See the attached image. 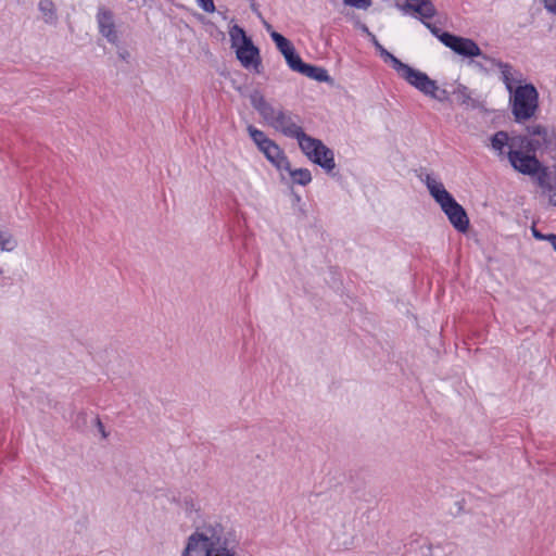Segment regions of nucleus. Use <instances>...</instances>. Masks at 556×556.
I'll return each mask as SVG.
<instances>
[{
  "label": "nucleus",
  "instance_id": "nucleus-1",
  "mask_svg": "<svg viewBox=\"0 0 556 556\" xmlns=\"http://www.w3.org/2000/svg\"><path fill=\"white\" fill-rule=\"evenodd\" d=\"M180 556H241L240 541L222 521L206 520L186 536Z\"/></svg>",
  "mask_w": 556,
  "mask_h": 556
},
{
  "label": "nucleus",
  "instance_id": "nucleus-2",
  "mask_svg": "<svg viewBox=\"0 0 556 556\" xmlns=\"http://www.w3.org/2000/svg\"><path fill=\"white\" fill-rule=\"evenodd\" d=\"M421 181L425 184L429 194L446 215L453 227L458 231L465 232L469 226L467 213L446 190L444 184L431 174L425 175Z\"/></svg>",
  "mask_w": 556,
  "mask_h": 556
},
{
  "label": "nucleus",
  "instance_id": "nucleus-3",
  "mask_svg": "<svg viewBox=\"0 0 556 556\" xmlns=\"http://www.w3.org/2000/svg\"><path fill=\"white\" fill-rule=\"evenodd\" d=\"M250 101L263 121L276 131L295 140L304 134L303 128L295 122L291 113L271 105L261 92L254 91L251 93Z\"/></svg>",
  "mask_w": 556,
  "mask_h": 556
},
{
  "label": "nucleus",
  "instance_id": "nucleus-4",
  "mask_svg": "<svg viewBox=\"0 0 556 556\" xmlns=\"http://www.w3.org/2000/svg\"><path fill=\"white\" fill-rule=\"evenodd\" d=\"M380 56L384 62L391 64L393 70L402 79H404L407 84L413 86L426 97L438 101H444L447 99L446 91L441 89L437 81L431 79L426 73L403 63L386 49L381 51Z\"/></svg>",
  "mask_w": 556,
  "mask_h": 556
},
{
  "label": "nucleus",
  "instance_id": "nucleus-5",
  "mask_svg": "<svg viewBox=\"0 0 556 556\" xmlns=\"http://www.w3.org/2000/svg\"><path fill=\"white\" fill-rule=\"evenodd\" d=\"M229 37L231 48L236 52V56L240 64L249 71L261 72L262 60L260 50L252 42L242 27L235 24L229 28Z\"/></svg>",
  "mask_w": 556,
  "mask_h": 556
},
{
  "label": "nucleus",
  "instance_id": "nucleus-6",
  "mask_svg": "<svg viewBox=\"0 0 556 556\" xmlns=\"http://www.w3.org/2000/svg\"><path fill=\"white\" fill-rule=\"evenodd\" d=\"M511 114L517 123L532 118L539 109V93L532 84L518 85L509 92Z\"/></svg>",
  "mask_w": 556,
  "mask_h": 556
},
{
  "label": "nucleus",
  "instance_id": "nucleus-7",
  "mask_svg": "<svg viewBox=\"0 0 556 556\" xmlns=\"http://www.w3.org/2000/svg\"><path fill=\"white\" fill-rule=\"evenodd\" d=\"M296 141L301 152L308 161L320 166L327 174L334 170L337 166L334 153L320 139L304 131Z\"/></svg>",
  "mask_w": 556,
  "mask_h": 556
},
{
  "label": "nucleus",
  "instance_id": "nucleus-8",
  "mask_svg": "<svg viewBox=\"0 0 556 556\" xmlns=\"http://www.w3.org/2000/svg\"><path fill=\"white\" fill-rule=\"evenodd\" d=\"M247 130L258 151L279 174H282V169H288V156L277 142L270 139L263 130L252 125H249Z\"/></svg>",
  "mask_w": 556,
  "mask_h": 556
},
{
  "label": "nucleus",
  "instance_id": "nucleus-9",
  "mask_svg": "<svg viewBox=\"0 0 556 556\" xmlns=\"http://www.w3.org/2000/svg\"><path fill=\"white\" fill-rule=\"evenodd\" d=\"M440 41L458 55L465 58L482 55V51L479 46L470 38L443 33V35H440Z\"/></svg>",
  "mask_w": 556,
  "mask_h": 556
},
{
  "label": "nucleus",
  "instance_id": "nucleus-10",
  "mask_svg": "<svg viewBox=\"0 0 556 556\" xmlns=\"http://www.w3.org/2000/svg\"><path fill=\"white\" fill-rule=\"evenodd\" d=\"M529 144L530 141L527 140L526 136L509 137L506 131H497L491 139L492 149L500 155L511 150L523 149Z\"/></svg>",
  "mask_w": 556,
  "mask_h": 556
},
{
  "label": "nucleus",
  "instance_id": "nucleus-11",
  "mask_svg": "<svg viewBox=\"0 0 556 556\" xmlns=\"http://www.w3.org/2000/svg\"><path fill=\"white\" fill-rule=\"evenodd\" d=\"M522 149H516L507 152L509 163L511 166L526 175H534L540 169L539 161L529 154L521 151Z\"/></svg>",
  "mask_w": 556,
  "mask_h": 556
},
{
  "label": "nucleus",
  "instance_id": "nucleus-12",
  "mask_svg": "<svg viewBox=\"0 0 556 556\" xmlns=\"http://www.w3.org/2000/svg\"><path fill=\"white\" fill-rule=\"evenodd\" d=\"M403 13L415 12L421 20L432 18L437 11L431 0H406L397 5Z\"/></svg>",
  "mask_w": 556,
  "mask_h": 556
},
{
  "label": "nucleus",
  "instance_id": "nucleus-13",
  "mask_svg": "<svg viewBox=\"0 0 556 556\" xmlns=\"http://www.w3.org/2000/svg\"><path fill=\"white\" fill-rule=\"evenodd\" d=\"M97 22L101 35L105 37L109 42L116 45L119 37L112 13L105 10H101L97 15Z\"/></svg>",
  "mask_w": 556,
  "mask_h": 556
},
{
  "label": "nucleus",
  "instance_id": "nucleus-14",
  "mask_svg": "<svg viewBox=\"0 0 556 556\" xmlns=\"http://www.w3.org/2000/svg\"><path fill=\"white\" fill-rule=\"evenodd\" d=\"M494 65L498 68L502 80L508 92L516 89L518 85H523L525 80L522 75L516 71L510 64L501 61H494Z\"/></svg>",
  "mask_w": 556,
  "mask_h": 556
},
{
  "label": "nucleus",
  "instance_id": "nucleus-15",
  "mask_svg": "<svg viewBox=\"0 0 556 556\" xmlns=\"http://www.w3.org/2000/svg\"><path fill=\"white\" fill-rule=\"evenodd\" d=\"M288 176L293 185L305 187L312 182V173L308 168H293L288 160V169H282L280 177Z\"/></svg>",
  "mask_w": 556,
  "mask_h": 556
},
{
  "label": "nucleus",
  "instance_id": "nucleus-16",
  "mask_svg": "<svg viewBox=\"0 0 556 556\" xmlns=\"http://www.w3.org/2000/svg\"><path fill=\"white\" fill-rule=\"evenodd\" d=\"M528 137L527 140L530 141L529 146H526L523 149L529 151L535 150L542 143L547 141V130L545 127L541 125H532L527 128Z\"/></svg>",
  "mask_w": 556,
  "mask_h": 556
},
{
  "label": "nucleus",
  "instance_id": "nucleus-17",
  "mask_svg": "<svg viewBox=\"0 0 556 556\" xmlns=\"http://www.w3.org/2000/svg\"><path fill=\"white\" fill-rule=\"evenodd\" d=\"M38 10L41 15V20L50 25H54L58 22L56 7L52 0H40L38 3Z\"/></svg>",
  "mask_w": 556,
  "mask_h": 556
},
{
  "label": "nucleus",
  "instance_id": "nucleus-18",
  "mask_svg": "<svg viewBox=\"0 0 556 556\" xmlns=\"http://www.w3.org/2000/svg\"><path fill=\"white\" fill-rule=\"evenodd\" d=\"M266 30L269 33L270 38L275 42L277 49L279 52L283 55V58L290 53L292 50H294L293 45L289 39L283 37L281 34L277 33L273 29L271 25L265 24Z\"/></svg>",
  "mask_w": 556,
  "mask_h": 556
},
{
  "label": "nucleus",
  "instance_id": "nucleus-19",
  "mask_svg": "<svg viewBox=\"0 0 556 556\" xmlns=\"http://www.w3.org/2000/svg\"><path fill=\"white\" fill-rule=\"evenodd\" d=\"M300 74L312 78L317 81H329L330 77L327 73V71L323 67L314 66L311 64H304L302 67Z\"/></svg>",
  "mask_w": 556,
  "mask_h": 556
},
{
  "label": "nucleus",
  "instance_id": "nucleus-20",
  "mask_svg": "<svg viewBox=\"0 0 556 556\" xmlns=\"http://www.w3.org/2000/svg\"><path fill=\"white\" fill-rule=\"evenodd\" d=\"M285 60L288 64V66L294 71V72H298L300 73L302 67L304 66V62L302 61V59L300 58V55L296 53L295 49L292 50L290 53H288L286 56H285Z\"/></svg>",
  "mask_w": 556,
  "mask_h": 556
},
{
  "label": "nucleus",
  "instance_id": "nucleus-21",
  "mask_svg": "<svg viewBox=\"0 0 556 556\" xmlns=\"http://www.w3.org/2000/svg\"><path fill=\"white\" fill-rule=\"evenodd\" d=\"M345 7L361 11H367L372 5V0H341Z\"/></svg>",
  "mask_w": 556,
  "mask_h": 556
},
{
  "label": "nucleus",
  "instance_id": "nucleus-22",
  "mask_svg": "<svg viewBox=\"0 0 556 556\" xmlns=\"http://www.w3.org/2000/svg\"><path fill=\"white\" fill-rule=\"evenodd\" d=\"M531 231H532L534 239H536V240H547L551 243H556V235H553V233L542 235L539 230H536L535 227H532Z\"/></svg>",
  "mask_w": 556,
  "mask_h": 556
},
{
  "label": "nucleus",
  "instance_id": "nucleus-23",
  "mask_svg": "<svg viewBox=\"0 0 556 556\" xmlns=\"http://www.w3.org/2000/svg\"><path fill=\"white\" fill-rule=\"evenodd\" d=\"M198 5L206 13H214L216 8L213 0H195Z\"/></svg>",
  "mask_w": 556,
  "mask_h": 556
},
{
  "label": "nucleus",
  "instance_id": "nucleus-24",
  "mask_svg": "<svg viewBox=\"0 0 556 556\" xmlns=\"http://www.w3.org/2000/svg\"><path fill=\"white\" fill-rule=\"evenodd\" d=\"M11 240H13L11 231L0 224V243H9Z\"/></svg>",
  "mask_w": 556,
  "mask_h": 556
},
{
  "label": "nucleus",
  "instance_id": "nucleus-25",
  "mask_svg": "<svg viewBox=\"0 0 556 556\" xmlns=\"http://www.w3.org/2000/svg\"><path fill=\"white\" fill-rule=\"evenodd\" d=\"M544 9L553 14L556 15V0H541Z\"/></svg>",
  "mask_w": 556,
  "mask_h": 556
},
{
  "label": "nucleus",
  "instance_id": "nucleus-26",
  "mask_svg": "<svg viewBox=\"0 0 556 556\" xmlns=\"http://www.w3.org/2000/svg\"><path fill=\"white\" fill-rule=\"evenodd\" d=\"M455 93L458 94L464 100H467L470 98V92L468 88L464 85H458L455 89Z\"/></svg>",
  "mask_w": 556,
  "mask_h": 556
},
{
  "label": "nucleus",
  "instance_id": "nucleus-27",
  "mask_svg": "<svg viewBox=\"0 0 556 556\" xmlns=\"http://www.w3.org/2000/svg\"><path fill=\"white\" fill-rule=\"evenodd\" d=\"M426 26L440 40V35H443L444 31H440L437 27L431 26V24H429V23H426Z\"/></svg>",
  "mask_w": 556,
  "mask_h": 556
},
{
  "label": "nucleus",
  "instance_id": "nucleus-28",
  "mask_svg": "<svg viewBox=\"0 0 556 556\" xmlns=\"http://www.w3.org/2000/svg\"><path fill=\"white\" fill-rule=\"evenodd\" d=\"M549 202L556 206V188L551 190Z\"/></svg>",
  "mask_w": 556,
  "mask_h": 556
},
{
  "label": "nucleus",
  "instance_id": "nucleus-29",
  "mask_svg": "<svg viewBox=\"0 0 556 556\" xmlns=\"http://www.w3.org/2000/svg\"><path fill=\"white\" fill-rule=\"evenodd\" d=\"M97 425H98L100 433L102 434L103 438H105L106 433L104 431V426L102 425V422L100 420H98Z\"/></svg>",
  "mask_w": 556,
  "mask_h": 556
},
{
  "label": "nucleus",
  "instance_id": "nucleus-30",
  "mask_svg": "<svg viewBox=\"0 0 556 556\" xmlns=\"http://www.w3.org/2000/svg\"><path fill=\"white\" fill-rule=\"evenodd\" d=\"M358 27L367 36H368V33H371L365 24H359Z\"/></svg>",
  "mask_w": 556,
  "mask_h": 556
},
{
  "label": "nucleus",
  "instance_id": "nucleus-31",
  "mask_svg": "<svg viewBox=\"0 0 556 556\" xmlns=\"http://www.w3.org/2000/svg\"><path fill=\"white\" fill-rule=\"evenodd\" d=\"M367 37L370 39V41L374 43V46H376V42H379L372 33H368Z\"/></svg>",
  "mask_w": 556,
  "mask_h": 556
},
{
  "label": "nucleus",
  "instance_id": "nucleus-32",
  "mask_svg": "<svg viewBox=\"0 0 556 556\" xmlns=\"http://www.w3.org/2000/svg\"><path fill=\"white\" fill-rule=\"evenodd\" d=\"M375 47L378 50L379 54L381 53L382 50H384L383 46L380 42H376Z\"/></svg>",
  "mask_w": 556,
  "mask_h": 556
},
{
  "label": "nucleus",
  "instance_id": "nucleus-33",
  "mask_svg": "<svg viewBox=\"0 0 556 556\" xmlns=\"http://www.w3.org/2000/svg\"><path fill=\"white\" fill-rule=\"evenodd\" d=\"M0 251H11V249H5V245H0Z\"/></svg>",
  "mask_w": 556,
  "mask_h": 556
},
{
  "label": "nucleus",
  "instance_id": "nucleus-34",
  "mask_svg": "<svg viewBox=\"0 0 556 556\" xmlns=\"http://www.w3.org/2000/svg\"><path fill=\"white\" fill-rule=\"evenodd\" d=\"M554 247V250L556 251V245H553Z\"/></svg>",
  "mask_w": 556,
  "mask_h": 556
}]
</instances>
